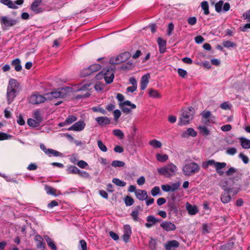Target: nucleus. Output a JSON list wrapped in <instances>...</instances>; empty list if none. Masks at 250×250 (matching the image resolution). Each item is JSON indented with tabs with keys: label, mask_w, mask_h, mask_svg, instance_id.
Here are the masks:
<instances>
[{
	"label": "nucleus",
	"mask_w": 250,
	"mask_h": 250,
	"mask_svg": "<svg viewBox=\"0 0 250 250\" xmlns=\"http://www.w3.org/2000/svg\"><path fill=\"white\" fill-rule=\"evenodd\" d=\"M194 114L193 108L190 107L183 109L181 116L178 122L180 125H184L189 124L193 119Z\"/></svg>",
	"instance_id": "obj_1"
},
{
	"label": "nucleus",
	"mask_w": 250,
	"mask_h": 250,
	"mask_svg": "<svg viewBox=\"0 0 250 250\" xmlns=\"http://www.w3.org/2000/svg\"><path fill=\"white\" fill-rule=\"evenodd\" d=\"M226 166L227 164L225 162H216L214 160H209L202 163V167L205 169L207 168L209 166H214L216 172L221 176L224 175V172L222 169Z\"/></svg>",
	"instance_id": "obj_2"
},
{
	"label": "nucleus",
	"mask_w": 250,
	"mask_h": 250,
	"mask_svg": "<svg viewBox=\"0 0 250 250\" xmlns=\"http://www.w3.org/2000/svg\"><path fill=\"white\" fill-rule=\"evenodd\" d=\"M104 78L107 83H110L114 78V70L110 67H106L96 75L97 79Z\"/></svg>",
	"instance_id": "obj_3"
},
{
	"label": "nucleus",
	"mask_w": 250,
	"mask_h": 250,
	"mask_svg": "<svg viewBox=\"0 0 250 250\" xmlns=\"http://www.w3.org/2000/svg\"><path fill=\"white\" fill-rule=\"evenodd\" d=\"M177 170V167L172 163H169L165 167L157 169L159 174L166 177H169L174 175Z\"/></svg>",
	"instance_id": "obj_4"
},
{
	"label": "nucleus",
	"mask_w": 250,
	"mask_h": 250,
	"mask_svg": "<svg viewBox=\"0 0 250 250\" xmlns=\"http://www.w3.org/2000/svg\"><path fill=\"white\" fill-rule=\"evenodd\" d=\"M69 88L65 87L58 89V90L52 91L46 94L48 99L52 100L53 99L64 98L68 96Z\"/></svg>",
	"instance_id": "obj_5"
},
{
	"label": "nucleus",
	"mask_w": 250,
	"mask_h": 250,
	"mask_svg": "<svg viewBox=\"0 0 250 250\" xmlns=\"http://www.w3.org/2000/svg\"><path fill=\"white\" fill-rule=\"evenodd\" d=\"M131 57V54L129 52H124L119 55L112 57L109 60V63L111 64H118L125 62L128 61Z\"/></svg>",
	"instance_id": "obj_6"
},
{
	"label": "nucleus",
	"mask_w": 250,
	"mask_h": 250,
	"mask_svg": "<svg viewBox=\"0 0 250 250\" xmlns=\"http://www.w3.org/2000/svg\"><path fill=\"white\" fill-rule=\"evenodd\" d=\"M200 169L199 165L195 162L185 165L182 169L184 174L186 176H191L197 173Z\"/></svg>",
	"instance_id": "obj_7"
},
{
	"label": "nucleus",
	"mask_w": 250,
	"mask_h": 250,
	"mask_svg": "<svg viewBox=\"0 0 250 250\" xmlns=\"http://www.w3.org/2000/svg\"><path fill=\"white\" fill-rule=\"evenodd\" d=\"M0 22L2 29L6 30L8 29V27L16 25L17 23V21L10 18L9 16H2L0 17Z\"/></svg>",
	"instance_id": "obj_8"
},
{
	"label": "nucleus",
	"mask_w": 250,
	"mask_h": 250,
	"mask_svg": "<svg viewBox=\"0 0 250 250\" xmlns=\"http://www.w3.org/2000/svg\"><path fill=\"white\" fill-rule=\"evenodd\" d=\"M47 99V96L44 97L38 93H35L30 96L29 102L32 104H39L44 102Z\"/></svg>",
	"instance_id": "obj_9"
},
{
	"label": "nucleus",
	"mask_w": 250,
	"mask_h": 250,
	"mask_svg": "<svg viewBox=\"0 0 250 250\" xmlns=\"http://www.w3.org/2000/svg\"><path fill=\"white\" fill-rule=\"evenodd\" d=\"M180 185V182H177L171 184L162 185L161 188L165 192H174L179 189Z\"/></svg>",
	"instance_id": "obj_10"
},
{
	"label": "nucleus",
	"mask_w": 250,
	"mask_h": 250,
	"mask_svg": "<svg viewBox=\"0 0 250 250\" xmlns=\"http://www.w3.org/2000/svg\"><path fill=\"white\" fill-rule=\"evenodd\" d=\"M160 227L166 231H174L176 229V226L170 221H162Z\"/></svg>",
	"instance_id": "obj_11"
},
{
	"label": "nucleus",
	"mask_w": 250,
	"mask_h": 250,
	"mask_svg": "<svg viewBox=\"0 0 250 250\" xmlns=\"http://www.w3.org/2000/svg\"><path fill=\"white\" fill-rule=\"evenodd\" d=\"M85 126V123L83 121H80L75 123L73 125L68 128V130L80 131L83 130Z\"/></svg>",
	"instance_id": "obj_12"
},
{
	"label": "nucleus",
	"mask_w": 250,
	"mask_h": 250,
	"mask_svg": "<svg viewBox=\"0 0 250 250\" xmlns=\"http://www.w3.org/2000/svg\"><path fill=\"white\" fill-rule=\"evenodd\" d=\"M19 85L20 84L16 80L10 79L9 81L7 89L17 93L18 92V89Z\"/></svg>",
	"instance_id": "obj_13"
},
{
	"label": "nucleus",
	"mask_w": 250,
	"mask_h": 250,
	"mask_svg": "<svg viewBox=\"0 0 250 250\" xmlns=\"http://www.w3.org/2000/svg\"><path fill=\"white\" fill-rule=\"evenodd\" d=\"M132 233L131 229L129 225H126L124 227L123 239L125 242H127Z\"/></svg>",
	"instance_id": "obj_14"
},
{
	"label": "nucleus",
	"mask_w": 250,
	"mask_h": 250,
	"mask_svg": "<svg viewBox=\"0 0 250 250\" xmlns=\"http://www.w3.org/2000/svg\"><path fill=\"white\" fill-rule=\"evenodd\" d=\"M147 223L145 224V226L147 228H150L157 222L161 221V219H158L152 215H149L146 218Z\"/></svg>",
	"instance_id": "obj_15"
},
{
	"label": "nucleus",
	"mask_w": 250,
	"mask_h": 250,
	"mask_svg": "<svg viewBox=\"0 0 250 250\" xmlns=\"http://www.w3.org/2000/svg\"><path fill=\"white\" fill-rule=\"evenodd\" d=\"M42 0H35L31 5L30 9L35 13H40L42 11V8L39 5L42 3Z\"/></svg>",
	"instance_id": "obj_16"
},
{
	"label": "nucleus",
	"mask_w": 250,
	"mask_h": 250,
	"mask_svg": "<svg viewBox=\"0 0 250 250\" xmlns=\"http://www.w3.org/2000/svg\"><path fill=\"white\" fill-rule=\"evenodd\" d=\"M77 119V118L75 116L72 115H69L64 122L60 123L59 125L62 127L65 125H70L73 122H75Z\"/></svg>",
	"instance_id": "obj_17"
},
{
	"label": "nucleus",
	"mask_w": 250,
	"mask_h": 250,
	"mask_svg": "<svg viewBox=\"0 0 250 250\" xmlns=\"http://www.w3.org/2000/svg\"><path fill=\"white\" fill-rule=\"evenodd\" d=\"M95 120L97 122V123L102 126L106 125H109L110 123V119L105 117H99L95 119Z\"/></svg>",
	"instance_id": "obj_18"
},
{
	"label": "nucleus",
	"mask_w": 250,
	"mask_h": 250,
	"mask_svg": "<svg viewBox=\"0 0 250 250\" xmlns=\"http://www.w3.org/2000/svg\"><path fill=\"white\" fill-rule=\"evenodd\" d=\"M150 78V74L147 73L142 76L141 82V89L142 90H145L149 82V79Z\"/></svg>",
	"instance_id": "obj_19"
},
{
	"label": "nucleus",
	"mask_w": 250,
	"mask_h": 250,
	"mask_svg": "<svg viewBox=\"0 0 250 250\" xmlns=\"http://www.w3.org/2000/svg\"><path fill=\"white\" fill-rule=\"evenodd\" d=\"M136 197L140 200H146L147 197V192L145 190L138 189L135 191Z\"/></svg>",
	"instance_id": "obj_20"
},
{
	"label": "nucleus",
	"mask_w": 250,
	"mask_h": 250,
	"mask_svg": "<svg viewBox=\"0 0 250 250\" xmlns=\"http://www.w3.org/2000/svg\"><path fill=\"white\" fill-rule=\"evenodd\" d=\"M35 241L37 243V248L38 249H44L45 247V244L43 242L42 237L40 235H36L35 237Z\"/></svg>",
	"instance_id": "obj_21"
},
{
	"label": "nucleus",
	"mask_w": 250,
	"mask_h": 250,
	"mask_svg": "<svg viewBox=\"0 0 250 250\" xmlns=\"http://www.w3.org/2000/svg\"><path fill=\"white\" fill-rule=\"evenodd\" d=\"M186 208L188 213L191 215L196 214L198 212V209L195 206H192L189 203H187Z\"/></svg>",
	"instance_id": "obj_22"
},
{
	"label": "nucleus",
	"mask_w": 250,
	"mask_h": 250,
	"mask_svg": "<svg viewBox=\"0 0 250 250\" xmlns=\"http://www.w3.org/2000/svg\"><path fill=\"white\" fill-rule=\"evenodd\" d=\"M101 68V66L98 64H93L89 66V67L86 69L85 70L88 71L86 74L83 75V77H85L86 75H90L91 73L94 72L99 70Z\"/></svg>",
	"instance_id": "obj_23"
},
{
	"label": "nucleus",
	"mask_w": 250,
	"mask_h": 250,
	"mask_svg": "<svg viewBox=\"0 0 250 250\" xmlns=\"http://www.w3.org/2000/svg\"><path fill=\"white\" fill-rule=\"evenodd\" d=\"M179 246V242L176 240L169 241L165 244L166 250H171L172 248H178Z\"/></svg>",
	"instance_id": "obj_24"
},
{
	"label": "nucleus",
	"mask_w": 250,
	"mask_h": 250,
	"mask_svg": "<svg viewBox=\"0 0 250 250\" xmlns=\"http://www.w3.org/2000/svg\"><path fill=\"white\" fill-rule=\"evenodd\" d=\"M231 196L229 193V191L225 189L223 193L221 195V200L223 203H228L231 200Z\"/></svg>",
	"instance_id": "obj_25"
},
{
	"label": "nucleus",
	"mask_w": 250,
	"mask_h": 250,
	"mask_svg": "<svg viewBox=\"0 0 250 250\" xmlns=\"http://www.w3.org/2000/svg\"><path fill=\"white\" fill-rule=\"evenodd\" d=\"M16 96V92L7 89L6 98L8 104H10L13 102Z\"/></svg>",
	"instance_id": "obj_26"
},
{
	"label": "nucleus",
	"mask_w": 250,
	"mask_h": 250,
	"mask_svg": "<svg viewBox=\"0 0 250 250\" xmlns=\"http://www.w3.org/2000/svg\"><path fill=\"white\" fill-rule=\"evenodd\" d=\"M239 140L241 143V145L243 148H250V140L244 137H240L239 138Z\"/></svg>",
	"instance_id": "obj_27"
},
{
	"label": "nucleus",
	"mask_w": 250,
	"mask_h": 250,
	"mask_svg": "<svg viewBox=\"0 0 250 250\" xmlns=\"http://www.w3.org/2000/svg\"><path fill=\"white\" fill-rule=\"evenodd\" d=\"M196 135L197 132L192 128H188L187 131L183 132L182 134V136L184 138L188 136L195 137Z\"/></svg>",
	"instance_id": "obj_28"
},
{
	"label": "nucleus",
	"mask_w": 250,
	"mask_h": 250,
	"mask_svg": "<svg viewBox=\"0 0 250 250\" xmlns=\"http://www.w3.org/2000/svg\"><path fill=\"white\" fill-rule=\"evenodd\" d=\"M11 65L13 66H14L15 69L16 71H20L21 70L22 67L19 59H16L14 60L12 62Z\"/></svg>",
	"instance_id": "obj_29"
},
{
	"label": "nucleus",
	"mask_w": 250,
	"mask_h": 250,
	"mask_svg": "<svg viewBox=\"0 0 250 250\" xmlns=\"http://www.w3.org/2000/svg\"><path fill=\"white\" fill-rule=\"evenodd\" d=\"M141 210V207L140 206H137L135 209L132 211L130 215L132 217L133 219L135 221H138L139 218L138 217L139 211Z\"/></svg>",
	"instance_id": "obj_30"
},
{
	"label": "nucleus",
	"mask_w": 250,
	"mask_h": 250,
	"mask_svg": "<svg viewBox=\"0 0 250 250\" xmlns=\"http://www.w3.org/2000/svg\"><path fill=\"white\" fill-rule=\"evenodd\" d=\"M134 64L131 61H128L120 67V69L124 71H128L132 69Z\"/></svg>",
	"instance_id": "obj_31"
},
{
	"label": "nucleus",
	"mask_w": 250,
	"mask_h": 250,
	"mask_svg": "<svg viewBox=\"0 0 250 250\" xmlns=\"http://www.w3.org/2000/svg\"><path fill=\"white\" fill-rule=\"evenodd\" d=\"M44 238L46 241L47 245L52 249V250H57V247L55 243L48 235L44 236Z\"/></svg>",
	"instance_id": "obj_32"
},
{
	"label": "nucleus",
	"mask_w": 250,
	"mask_h": 250,
	"mask_svg": "<svg viewBox=\"0 0 250 250\" xmlns=\"http://www.w3.org/2000/svg\"><path fill=\"white\" fill-rule=\"evenodd\" d=\"M45 154L49 156H54L56 157H62V153L51 148H48Z\"/></svg>",
	"instance_id": "obj_33"
},
{
	"label": "nucleus",
	"mask_w": 250,
	"mask_h": 250,
	"mask_svg": "<svg viewBox=\"0 0 250 250\" xmlns=\"http://www.w3.org/2000/svg\"><path fill=\"white\" fill-rule=\"evenodd\" d=\"M0 2L12 9H17L18 6L10 0H0Z\"/></svg>",
	"instance_id": "obj_34"
},
{
	"label": "nucleus",
	"mask_w": 250,
	"mask_h": 250,
	"mask_svg": "<svg viewBox=\"0 0 250 250\" xmlns=\"http://www.w3.org/2000/svg\"><path fill=\"white\" fill-rule=\"evenodd\" d=\"M201 6L202 10L204 11V14L206 15H208L209 12L208 2L207 1H202L201 3Z\"/></svg>",
	"instance_id": "obj_35"
},
{
	"label": "nucleus",
	"mask_w": 250,
	"mask_h": 250,
	"mask_svg": "<svg viewBox=\"0 0 250 250\" xmlns=\"http://www.w3.org/2000/svg\"><path fill=\"white\" fill-rule=\"evenodd\" d=\"M149 145L155 148H160L162 146L161 143L157 140H152L149 142Z\"/></svg>",
	"instance_id": "obj_36"
},
{
	"label": "nucleus",
	"mask_w": 250,
	"mask_h": 250,
	"mask_svg": "<svg viewBox=\"0 0 250 250\" xmlns=\"http://www.w3.org/2000/svg\"><path fill=\"white\" fill-rule=\"evenodd\" d=\"M67 172L68 174H78L79 172V169L75 166H70L68 167L66 169Z\"/></svg>",
	"instance_id": "obj_37"
},
{
	"label": "nucleus",
	"mask_w": 250,
	"mask_h": 250,
	"mask_svg": "<svg viewBox=\"0 0 250 250\" xmlns=\"http://www.w3.org/2000/svg\"><path fill=\"white\" fill-rule=\"evenodd\" d=\"M157 160L161 162H165L168 160V157L167 154L161 155L157 153L156 155Z\"/></svg>",
	"instance_id": "obj_38"
},
{
	"label": "nucleus",
	"mask_w": 250,
	"mask_h": 250,
	"mask_svg": "<svg viewBox=\"0 0 250 250\" xmlns=\"http://www.w3.org/2000/svg\"><path fill=\"white\" fill-rule=\"evenodd\" d=\"M34 119L36 120L39 123H41L42 121V118L40 114V112L39 110H36L34 111L33 114Z\"/></svg>",
	"instance_id": "obj_39"
},
{
	"label": "nucleus",
	"mask_w": 250,
	"mask_h": 250,
	"mask_svg": "<svg viewBox=\"0 0 250 250\" xmlns=\"http://www.w3.org/2000/svg\"><path fill=\"white\" fill-rule=\"evenodd\" d=\"M44 189L48 194L56 196V189L47 185L45 186Z\"/></svg>",
	"instance_id": "obj_40"
},
{
	"label": "nucleus",
	"mask_w": 250,
	"mask_h": 250,
	"mask_svg": "<svg viewBox=\"0 0 250 250\" xmlns=\"http://www.w3.org/2000/svg\"><path fill=\"white\" fill-rule=\"evenodd\" d=\"M113 134L115 136L118 137L120 139H123L125 136L123 131L121 130L118 129L113 130Z\"/></svg>",
	"instance_id": "obj_41"
},
{
	"label": "nucleus",
	"mask_w": 250,
	"mask_h": 250,
	"mask_svg": "<svg viewBox=\"0 0 250 250\" xmlns=\"http://www.w3.org/2000/svg\"><path fill=\"white\" fill-rule=\"evenodd\" d=\"M27 124L30 126L34 127H38L40 125V123L38 122L36 120L31 118L27 120Z\"/></svg>",
	"instance_id": "obj_42"
},
{
	"label": "nucleus",
	"mask_w": 250,
	"mask_h": 250,
	"mask_svg": "<svg viewBox=\"0 0 250 250\" xmlns=\"http://www.w3.org/2000/svg\"><path fill=\"white\" fill-rule=\"evenodd\" d=\"M125 165V163L121 161L114 160L111 163V166L113 167H124Z\"/></svg>",
	"instance_id": "obj_43"
},
{
	"label": "nucleus",
	"mask_w": 250,
	"mask_h": 250,
	"mask_svg": "<svg viewBox=\"0 0 250 250\" xmlns=\"http://www.w3.org/2000/svg\"><path fill=\"white\" fill-rule=\"evenodd\" d=\"M112 182L116 185L121 187H124L126 185V183L125 182L122 181L118 178H113Z\"/></svg>",
	"instance_id": "obj_44"
},
{
	"label": "nucleus",
	"mask_w": 250,
	"mask_h": 250,
	"mask_svg": "<svg viewBox=\"0 0 250 250\" xmlns=\"http://www.w3.org/2000/svg\"><path fill=\"white\" fill-rule=\"evenodd\" d=\"M238 172V169L236 168L231 167L226 171V174L227 176H232L234 174Z\"/></svg>",
	"instance_id": "obj_45"
},
{
	"label": "nucleus",
	"mask_w": 250,
	"mask_h": 250,
	"mask_svg": "<svg viewBox=\"0 0 250 250\" xmlns=\"http://www.w3.org/2000/svg\"><path fill=\"white\" fill-rule=\"evenodd\" d=\"M201 115L203 117V118L206 120V121H204L205 123H207V121H208V118L211 115V112L209 111H203Z\"/></svg>",
	"instance_id": "obj_46"
},
{
	"label": "nucleus",
	"mask_w": 250,
	"mask_h": 250,
	"mask_svg": "<svg viewBox=\"0 0 250 250\" xmlns=\"http://www.w3.org/2000/svg\"><path fill=\"white\" fill-rule=\"evenodd\" d=\"M148 245L151 250H155L156 248V240L155 239L150 238Z\"/></svg>",
	"instance_id": "obj_47"
},
{
	"label": "nucleus",
	"mask_w": 250,
	"mask_h": 250,
	"mask_svg": "<svg viewBox=\"0 0 250 250\" xmlns=\"http://www.w3.org/2000/svg\"><path fill=\"white\" fill-rule=\"evenodd\" d=\"M149 96L151 97L156 98L160 97V94L158 91L151 89L148 92Z\"/></svg>",
	"instance_id": "obj_48"
},
{
	"label": "nucleus",
	"mask_w": 250,
	"mask_h": 250,
	"mask_svg": "<svg viewBox=\"0 0 250 250\" xmlns=\"http://www.w3.org/2000/svg\"><path fill=\"white\" fill-rule=\"evenodd\" d=\"M134 201L133 199L128 196H127L125 199V203L126 206H130L132 205Z\"/></svg>",
	"instance_id": "obj_49"
},
{
	"label": "nucleus",
	"mask_w": 250,
	"mask_h": 250,
	"mask_svg": "<svg viewBox=\"0 0 250 250\" xmlns=\"http://www.w3.org/2000/svg\"><path fill=\"white\" fill-rule=\"evenodd\" d=\"M97 145L100 150L103 152H106L107 150L106 146L104 144L101 140L97 141Z\"/></svg>",
	"instance_id": "obj_50"
},
{
	"label": "nucleus",
	"mask_w": 250,
	"mask_h": 250,
	"mask_svg": "<svg viewBox=\"0 0 250 250\" xmlns=\"http://www.w3.org/2000/svg\"><path fill=\"white\" fill-rule=\"evenodd\" d=\"M223 3V1L220 0L215 4V8L217 12L219 13L222 11V7Z\"/></svg>",
	"instance_id": "obj_51"
},
{
	"label": "nucleus",
	"mask_w": 250,
	"mask_h": 250,
	"mask_svg": "<svg viewBox=\"0 0 250 250\" xmlns=\"http://www.w3.org/2000/svg\"><path fill=\"white\" fill-rule=\"evenodd\" d=\"M223 44L224 46L226 48L234 47L236 46V44L235 43L229 41H224Z\"/></svg>",
	"instance_id": "obj_52"
},
{
	"label": "nucleus",
	"mask_w": 250,
	"mask_h": 250,
	"mask_svg": "<svg viewBox=\"0 0 250 250\" xmlns=\"http://www.w3.org/2000/svg\"><path fill=\"white\" fill-rule=\"evenodd\" d=\"M12 138V136L6 133L0 132V141L8 140Z\"/></svg>",
	"instance_id": "obj_53"
},
{
	"label": "nucleus",
	"mask_w": 250,
	"mask_h": 250,
	"mask_svg": "<svg viewBox=\"0 0 250 250\" xmlns=\"http://www.w3.org/2000/svg\"><path fill=\"white\" fill-rule=\"evenodd\" d=\"M160 193V188L158 186L154 187L151 190V194L153 196H155Z\"/></svg>",
	"instance_id": "obj_54"
},
{
	"label": "nucleus",
	"mask_w": 250,
	"mask_h": 250,
	"mask_svg": "<svg viewBox=\"0 0 250 250\" xmlns=\"http://www.w3.org/2000/svg\"><path fill=\"white\" fill-rule=\"evenodd\" d=\"M201 133L204 135L207 136L209 134L208 129L205 126H200L199 127Z\"/></svg>",
	"instance_id": "obj_55"
},
{
	"label": "nucleus",
	"mask_w": 250,
	"mask_h": 250,
	"mask_svg": "<svg viewBox=\"0 0 250 250\" xmlns=\"http://www.w3.org/2000/svg\"><path fill=\"white\" fill-rule=\"evenodd\" d=\"M120 104H124L125 106H129L131 107L132 109H135L136 107V106L135 104H132L129 101H125Z\"/></svg>",
	"instance_id": "obj_56"
},
{
	"label": "nucleus",
	"mask_w": 250,
	"mask_h": 250,
	"mask_svg": "<svg viewBox=\"0 0 250 250\" xmlns=\"http://www.w3.org/2000/svg\"><path fill=\"white\" fill-rule=\"evenodd\" d=\"M233 246L231 243H228L221 246L219 250H231Z\"/></svg>",
	"instance_id": "obj_57"
},
{
	"label": "nucleus",
	"mask_w": 250,
	"mask_h": 250,
	"mask_svg": "<svg viewBox=\"0 0 250 250\" xmlns=\"http://www.w3.org/2000/svg\"><path fill=\"white\" fill-rule=\"evenodd\" d=\"M120 107L121 108L122 111L128 114L131 112L132 108H131V107L130 108L126 107V106L124 105V104H119Z\"/></svg>",
	"instance_id": "obj_58"
},
{
	"label": "nucleus",
	"mask_w": 250,
	"mask_h": 250,
	"mask_svg": "<svg viewBox=\"0 0 250 250\" xmlns=\"http://www.w3.org/2000/svg\"><path fill=\"white\" fill-rule=\"evenodd\" d=\"M92 110L94 112H99L102 113L103 114H106L105 110L104 108L100 107L99 106V107H96V106L93 107L92 108Z\"/></svg>",
	"instance_id": "obj_59"
},
{
	"label": "nucleus",
	"mask_w": 250,
	"mask_h": 250,
	"mask_svg": "<svg viewBox=\"0 0 250 250\" xmlns=\"http://www.w3.org/2000/svg\"><path fill=\"white\" fill-rule=\"evenodd\" d=\"M177 72L180 76L182 78H185L187 75V72L182 68H178Z\"/></svg>",
	"instance_id": "obj_60"
},
{
	"label": "nucleus",
	"mask_w": 250,
	"mask_h": 250,
	"mask_svg": "<svg viewBox=\"0 0 250 250\" xmlns=\"http://www.w3.org/2000/svg\"><path fill=\"white\" fill-rule=\"evenodd\" d=\"M78 174L83 178H89L90 177L89 173L84 171H80L79 170V172H78Z\"/></svg>",
	"instance_id": "obj_61"
},
{
	"label": "nucleus",
	"mask_w": 250,
	"mask_h": 250,
	"mask_svg": "<svg viewBox=\"0 0 250 250\" xmlns=\"http://www.w3.org/2000/svg\"><path fill=\"white\" fill-rule=\"evenodd\" d=\"M157 43L159 47H165L166 45V41L161 38H158Z\"/></svg>",
	"instance_id": "obj_62"
},
{
	"label": "nucleus",
	"mask_w": 250,
	"mask_h": 250,
	"mask_svg": "<svg viewBox=\"0 0 250 250\" xmlns=\"http://www.w3.org/2000/svg\"><path fill=\"white\" fill-rule=\"evenodd\" d=\"M81 246V250H87V244L85 240H81L79 242Z\"/></svg>",
	"instance_id": "obj_63"
},
{
	"label": "nucleus",
	"mask_w": 250,
	"mask_h": 250,
	"mask_svg": "<svg viewBox=\"0 0 250 250\" xmlns=\"http://www.w3.org/2000/svg\"><path fill=\"white\" fill-rule=\"evenodd\" d=\"M121 115V112L119 109L115 110L113 111V115L114 120L115 121H117L118 119L120 118Z\"/></svg>",
	"instance_id": "obj_64"
}]
</instances>
